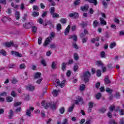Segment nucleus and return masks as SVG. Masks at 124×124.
I'll return each instance as SVG.
<instances>
[{"mask_svg": "<svg viewBox=\"0 0 124 124\" xmlns=\"http://www.w3.org/2000/svg\"><path fill=\"white\" fill-rule=\"evenodd\" d=\"M90 77H91V73L89 71H86L83 74L82 79L84 80L85 83H87V82H89V78Z\"/></svg>", "mask_w": 124, "mask_h": 124, "instance_id": "nucleus-1", "label": "nucleus"}, {"mask_svg": "<svg viewBox=\"0 0 124 124\" xmlns=\"http://www.w3.org/2000/svg\"><path fill=\"white\" fill-rule=\"evenodd\" d=\"M3 46L7 47L8 48H9V47H10L11 46H15L16 48H17L18 47V45H14V44L12 41H11L10 42H6V43L3 44Z\"/></svg>", "mask_w": 124, "mask_h": 124, "instance_id": "nucleus-2", "label": "nucleus"}, {"mask_svg": "<svg viewBox=\"0 0 124 124\" xmlns=\"http://www.w3.org/2000/svg\"><path fill=\"white\" fill-rule=\"evenodd\" d=\"M51 41H52V38L51 37H48L47 38L44 44V47H47V45L51 43Z\"/></svg>", "mask_w": 124, "mask_h": 124, "instance_id": "nucleus-3", "label": "nucleus"}, {"mask_svg": "<svg viewBox=\"0 0 124 124\" xmlns=\"http://www.w3.org/2000/svg\"><path fill=\"white\" fill-rule=\"evenodd\" d=\"M56 85L58 87H61V88H63L64 86L65 85V81L63 80L62 82L60 83V80L57 79L56 80Z\"/></svg>", "mask_w": 124, "mask_h": 124, "instance_id": "nucleus-4", "label": "nucleus"}, {"mask_svg": "<svg viewBox=\"0 0 124 124\" xmlns=\"http://www.w3.org/2000/svg\"><path fill=\"white\" fill-rule=\"evenodd\" d=\"M114 109H115V106L112 105L109 107V111L108 113V118H112V112L111 111H113Z\"/></svg>", "mask_w": 124, "mask_h": 124, "instance_id": "nucleus-5", "label": "nucleus"}, {"mask_svg": "<svg viewBox=\"0 0 124 124\" xmlns=\"http://www.w3.org/2000/svg\"><path fill=\"white\" fill-rule=\"evenodd\" d=\"M33 110H34V108L33 107H31L29 109H27L26 112L27 116H28V117H31V112H32Z\"/></svg>", "mask_w": 124, "mask_h": 124, "instance_id": "nucleus-6", "label": "nucleus"}, {"mask_svg": "<svg viewBox=\"0 0 124 124\" xmlns=\"http://www.w3.org/2000/svg\"><path fill=\"white\" fill-rule=\"evenodd\" d=\"M69 16L70 17H74L75 19H77L79 17V15L77 13H70L69 14Z\"/></svg>", "mask_w": 124, "mask_h": 124, "instance_id": "nucleus-7", "label": "nucleus"}, {"mask_svg": "<svg viewBox=\"0 0 124 124\" xmlns=\"http://www.w3.org/2000/svg\"><path fill=\"white\" fill-rule=\"evenodd\" d=\"M79 102H83V98L80 96H78L77 98L75 103V104L78 105L79 104Z\"/></svg>", "mask_w": 124, "mask_h": 124, "instance_id": "nucleus-8", "label": "nucleus"}, {"mask_svg": "<svg viewBox=\"0 0 124 124\" xmlns=\"http://www.w3.org/2000/svg\"><path fill=\"white\" fill-rule=\"evenodd\" d=\"M41 104L42 106L45 107V109H47V108L49 107V105H50V103L46 104L45 101H43Z\"/></svg>", "mask_w": 124, "mask_h": 124, "instance_id": "nucleus-9", "label": "nucleus"}, {"mask_svg": "<svg viewBox=\"0 0 124 124\" xmlns=\"http://www.w3.org/2000/svg\"><path fill=\"white\" fill-rule=\"evenodd\" d=\"M26 89L28 91H33L34 90V87L32 85H28L26 87Z\"/></svg>", "mask_w": 124, "mask_h": 124, "instance_id": "nucleus-10", "label": "nucleus"}, {"mask_svg": "<svg viewBox=\"0 0 124 124\" xmlns=\"http://www.w3.org/2000/svg\"><path fill=\"white\" fill-rule=\"evenodd\" d=\"M26 89L28 91H33L34 90V87L32 85H28L26 87Z\"/></svg>", "mask_w": 124, "mask_h": 124, "instance_id": "nucleus-11", "label": "nucleus"}, {"mask_svg": "<svg viewBox=\"0 0 124 124\" xmlns=\"http://www.w3.org/2000/svg\"><path fill=\"white\" fill-rule=\"evenodd\" d=\"M60 93V90H54L52 92V94L54 96H57Z\"/></svg>", "mask_w": 124, "mask_h": 124, "instance_id": "nucleus-12", "label": "nucleus"}, {"mask_svg": "<svg viewBox=\"0 0 124 124\" xmlns=\"http://www.w3.org/2000/svg\"><path fill=\"white\" fill-rule=\"evenodd\" d=\"M73 39V41L76 42L77 41V35H74L73 36H69V39Z\"/></svg>", "mask_w": 124, "mask_h": 124, "instance_id": "nucleus-13", "label": "nucleus"}, {"mask_svg": "<svg viewBox=\"0 0 124 124\" xmlns=\"http://www.w3.org/2000/svg\"><path fill=\"white\" fill-rule=\"evenodd\" d=\"M12 54L15 55V56H16V57H22V54L19 53L17 52L16 51H12Z\"/></svg>", "mask_w": 124, "mask_h": 124, "instance_id": "nucleus-14", "label": "nucleus"}, {"mask_svg": "<svg viewBox=\"0 0 124 124\" xmlns=\"http://www.w3.org/2000/svg\"><path fill=\"white\" fill-rule=\"evenodd\" d=\"M116 42H111L110 45H109V48L110 49H113V48H115L116 47Z\"/></svg>", "mask_w": 124, "mask_h": 124, "instance_id": "nucleus-15", "label": "nucleus"}, {"mask_svg": "<svg viewBox=\"0 0 124 124\" xmlns=\"http://www.w3.org/2000/svg\"><path fill=\"white\" fill-rule=\"evenodd\" d=\"M62 71H65L66 70V63L63 62L62 64Z\"/></svg>", "mask_w": 124, "mask_h": 124, "instance_id": "nucleus-16", "label": "nucleus"}, {"mask_svg": "<svg viewBox=\"0 0 124 124\" xmlns=\"http://www.w3.org/2000/svg\"><path fill=\"white\" fill-rule=\"evenodd\" d=\"M16 20H19L20 19V12L16 11L15 15Z\"/></svg>", "mask_w": 124, "mask_h": 124, "instance_id": "nucleus-17", "label": "nucleus"}, {"mask_svg": "<svg viewBox=\"0 0 124 124\" xmlns=\"http://www.w3.org/2000/svg\"><path fill=\"white\" fill-rule=\"evenodd\" d=\"M41 76V73L39 72L36 73L34 75V79H37L38 78H40Z\"/></svg>", "mask_w": 124, "mask_h": 124, "instance_id": "nucleus-18", "label": "nucleus"}, {"mask_svg": "<svg viewBox=\"0 0 124 124\" xmlns=\"http://www.w3.org/2000/svg\"><path fill=\"white\" fill-rule=\"evenodd\" d=\"M88 9H89V5H86L84 6H82L81 7V10L82 11H86V10H88Z\"/></svg>", "mask_w": 124, "mask_h": 124, "instance_id": "nucleus-19", "label": "nucleus"}, {"mask_svg": "<svg viewBox=\"0 0 124 124\" xmlns=\"http://www.w3.org/2000/svg\"><path fill=\"white\" fill-rule=\"evenodd\" d=\"M69 30H70V25H68L65 30L64 34L65 35H67L68 34Z\"/></svg>", "mask_w": 124, "mask_h": 124, "instance_id": "nucleus-20", "label": "nucleus"}, {"mask_svg": "<svg viewBox=\"0 0 124 124\" xmlns=\"http://www.w3.org/2000/svg\"><path fill=\"white\" fill-rule=\"evenodd\" d=\"M2 21L3 22H6V21H11V18L9 17L4 16L2 18Z\"/></svg>", "mask_w": 124, "mask_h": 124, "instance_id": "nucleus-21", "label": "nucleus"}, {"mask_svg": "<svg viewBox=\"0 0 124 124\" xmlns=\"http://www.w3.org/2000/svg\"><path fill=\"white\" fill-rule=\"evenodd\" d=\"M88 106L89 108H93V106H95V104L93 102H90L88 103Z\"/></svg>", "mask_w": 124, "mask_h": 124, "instance_id": "nucleus-22", "label": "nucleus"}, {"mask_svg": "<svg viewBox=\"0 0 124 124\" xmlns=\"http://www.w3.org/2000/svg\"><path fill=\"white\" fill-rule=\"evenodd\" d=\"M104 81L106 84H110V80L109 79V77H108V76L106 77Z\"/></svg>", "mask_w": 124, "mask_h": 124, "instance_id": "nucleus-23", "label": "nucleus"}, {"mask_svg": "<svg viewBox=\"0 0 124 124\" xmlns=\"http://www.w3.org/2000/svg\"><path fill=\"white\" fill-rule=\"evenodd\" d=\"M22 98H23V99H25L26 100H29V99H30V95L24 94Z\"/></svg>", "mask_w": 124, "mask_h": 124, "instance_id": "nucleus-24", "label": "nucleus"}, {"mask_svg": "<svg viewBox=\"0 0 124 124\" xmlns=\"http://www.w3.org/2000/svg\"><path fill=\"white\" fill-rule=\"evenodd\" d=\"M88 30L87 29H84V33H81L80 35L81 37H84V36H85V34H88Z\"/></svg>", "mask_w": 124, "mask_h": 124, "instance_id": "nucleus-25", "label": "nucleus"}, {"mask_svg": "<svg viewBox=\"0 0 124 124\" xmlns=\"http://www.w3.org/2000/svg\"><path fill=\"white\" fill-rule=\"evenodd\" d=\"M57 62H53L52 64L51 67L52 69H56L57 68Z\"/></svg>", "mask_w": 124, "mask_h": 124, "instance_id": "nucleus-26", "label": "nucleus"}, {"mask_svg": "<svg viewBox=\"0 0 124 124\" xmlns=\"http://www.w3.org/2000/svg\"><path fill=\"white\" fill-rule=\"evenodd\" d=\"M89 1L90 3H94V5L97 4V1L96 0H86Z\"/></svg>", "mask_w": 124, "mask_h": 124, "instance_id": "nucleus-27", "label": "nucleus"}, {"mask_svg": "<svg viewBox=\"0 0 124 124\" xmlns=\"http://www.w3.org/2000/svg\"><path fill=\"white\" fill-rule=\"evenodd\" d=\"M96 74L98 77H100V76H101V71L99 69L97 70Z\"/></svg>", "mask_w": 124, "mask_h": 124, "instance_id": "nucleus-28", "label": "nucleus"}, {"mask_svg": "<svg viewBox=\"0 0 124 124\" xmlns=\"http://www.w3.org/2000/svg\"><path fill=\"white\" fill-rule=\"evenodd\" d=\"M74 59L75 61H78V60H79V55H78V53H75L74 54Z\"/></svg>", "mask_w": 124, "mask_h": 124, "instance_id": "nucleus-29", "label": "nucleus"}, {"mask_svg": "<svg viewBox=\"0 0 124 124\" xmlns=\"http://www.w3.org/2000/svg\"><path fill=\"white\" fill-rule=\"evenodd\" d=\"M78 69H79V66H78V65H75L74 66L73 70L75 72L78 71Z\"/></svg>", "mask_w": 124, "mask_h": 124, "instance_id": "nucleus-30", "label": "nucleus"}, {"mask_svg": "<svg viewBox=\"0 0 124 124\" xmlns=\"http://www.w3.org/2000/svg\"><path fill=\"white\" fill-rule=\"evenodd\" d=\"M100 21L101 25H106V21H104V19L103 18H100Z\"/></svg>", "mask_w": 124, "mask_h": 124, "instance_id": "nucleus-31", "label": "nucleus"}, {"mask_svg": "<svg viewBox=\"0 0 124 124\" xmlns=\"http://www.w3.org/2000/svg\"><path fill=\"white\" fill-rule=\"evenodd\" d=\"M85 89H86V86H85V85L81 84L80 86V87H79L80 91H84V90H85Z\"/></svg>", "mask_w": 124, "mask_h": 124, "instance_id": "nucleus-32", "label": "nucleus"}, {"mask_svg": "<svg viewBox=\"0 0 124 124\" xmlns=\"http://www.w3.org/2000/svg\"><path fill=\"white\" fill-rule=\"evenodd\" d=\"M53 18H59L60 17V15L59 14L54 13L52 15Z\"/></svg>", "mask_w": 124, "mask_h": 124, "instance_id": "nucleus-33", "label": "nucleus"}, {"mask_svg": "<svg viewBox=\"0 0 124 124\" xmlns=\"http://www.w3.org/2000/svg\"><path fill=\"white\" fill-rule=\"evenodd\" d=\"M49 12L52 15L54 14L55 13V7H52L50 8Z\"/></svg>", "mask_w": 124, "mask_h": 124, "instance_id": "nucleus-34", "label": "nucleus"}, {"mask_svg": "<svg viewBox=\"0 0 124 124\" xmlns=\"http://www.w3.org/2000/svg\"><path fill=\"white\" fill-rule=\"evenodd\" d=\"M95 64H96V65H98V66H100V65H102L103 63L101 61H96L95 62Z\"/></svg>", "mask_w": 124, "mask_h": 124, "instance_id": "nucleus-35", "label": "nucleus"}, {"mask_svg": "<svg viewBox=\"0 0 124 124\" xmlns=\"http://www.w3.org/2000/svg\"><path fill=\"white\" fill-rule=\"evenodd\" d=\"M24 27L25 29H30L31 28V24L30 23H26Z\"/></svg>", "mask_w": 124, "mask_h": 124, "instance_id": "nucleus-36", "label": "nucleus"}, {"mask_svg": "<svg viewBox=\"0 0 124 124\" xmlns=\"http://www.w3.org/2000/svg\"><path fill=\"white\" fill-rule=\"evenodd\" d=\"M74 108V105H72L68 109V112H72L73 111V108Z\"/></svg>", "mask_w": 124, "mask_h": 124, "instance_id": "nucleus-37", "label": "nucleus"}, {"mask_svg": "<svg viewBox=\"0 0 124 124\" xmlns=\"http://www.w3.org/2000/svg\"><path fill=\"white\" fill-rule=\"evenodd\" d=\"M62 29V25L61 24H58L57 26V30L58 31H60Z\"/></svg>", "mask_w": 124, "mask_h": 124, "instance_id": "nucleus-38", "label": "nucleus"}, {"mask_svg": "<svg viewBox=\"0 0 124 124\" xmlns=\"http://www.w3.org/2000/svg\"><path fill=\"white\" fill-rule=\"evenodd\" d=\"M97 25H98V22H97V20H95L93 22V28H96L97 27Z\"/></svg>", "mask_w": 124, "mask_h": 124, "instance_id": "nucleus-39", "label": "nucleus"}, {"mask_svg": "<svg viewBox=\"0 0 124 124\" xmlns=\"http://www.w3.org/2000/svg\"><path fill=\"white\" fill-rule=\"evenodd\" d=\"M7 95V93L6 92H2L0 93V96H3V97Z\"/></svg>", "mask_w": 124, "mask_h": 124, "instance_id": "nucleus-40", "label": "nucleus"}, {"mask_svg": "<svg viewBox=\"0 0 124 124\" xmlns=\"http://www.w3.org/2000/svg\"><path fill=\"white\" fill-rule=\"evenodd\" d=\"M50 106L52 108V109H56V108H57V106L55 104H53L51 105L49 104V107H50Z\"/></svg>", "mask_w": 124, "mask_h": 124, "instance_id": "nucleus-41", "label": "nucleus"}, {"mask_svg": "<svg viewBox=\"0 0 124 124\" xmlns=\"http://www.w3.org/2000/svg\"><path fill=\"white\" fill-rule=\"evenodd\" d=\"M21 104H22V103L21 102H16L15 103L14 106L17 107V106H20Z\"/></svg>", "mask_w": 124, "mask_h": 124, "instance_id": "nucleus-42", "label": "nucleus"}, {"mask_svg": "<svg viewBox=\"0 0 124 124\" xmlns=\"http://www.w3.org/2000/svg\"><path fill=\"white\" fill-rule=\"evenodd\" d=\"M13 100V98L12 97H7V102H11Z\"/></svg>", "mask_w": 124, "mask_h": 124, "instance_id": "nucleus-43", "label": "nucleus"}, {"mask_svg": "<svg viewBox=\"0 0 124 124\" xmlns=\"http://www.w3.org/2000/svg\"><path fill=\"white\" fill-rule=\"evenodd\" d=\"M80 2H81V0H76L74 2V4H75V5H79V4H80Z\"/></svg>", "mask_w": 124, "mask_h": 124, "instance_id": "nucleus-44", "label": "nucleus"}, {"mask_svg": "<svg viewBox=\"0 0 124 124\" xmlns=\"http://www.w3.org/2000/svg\"><path fill=\"white\" fill-rule=\"evenodd\" d=\"M36 31H37V28L35 27V26H33L32 28V31L33 33H35L36 32Z\"/></svg>", "mask_w": 124, "mask_h": 124, "instance_id": "nucleus-45", "label": "nucleus"}, {"mask_svg": "<svg viewBox=\"0 0 124 124\" xmlns=\"http://www.w3.org/2000/svg\"><path fill=\"white\" fill-rule=\"evenodd\" d=\"M20 69H24L26 68V65L24 63L21 64L19 66Z\"/></svg>", "mask_w": 124, "mask_h": 124, "instance_id": "nucleus-46", "label": "nucleus"}, {"mask_svg": "<svg viewBox=\"0 0 124 124\" xmlns=\"http://www.w3.org/2000/svg\"><path fill=\"white\" fill-rule=\"evenodd\" d=\"M41 43H42V38H41V37H40L38 38V44H39V45H40Z\"/></svg>", "mask_w": 124, "mask_h": 124, "instance_id": "nucleus-47", "label": "nucleus"}, {"mask_svg": "<svg viewBox=\"0 0 124 124\" xmlns=\"http://www.w3.org/2000/svg\"><path fill=\"white\" fill-rule=\"evenodd\" d=\"M41 63L44 65V66H46L47 64L46 63V62H45V60H42L41 61Z\"/></svg>", "mask_w": 124, "mask_h": 124, "instance_id": "nucleus-48", "label": "nucleus"}, {"mask_svg": "<svg viewBox=\"0 0 124 124\" xmlns=\"http://www.w3.org/2000/svg\"><path fill=\"white\" fill-rule=\"evenodd\" d=\"M11 6H12V7H14V8H15L16 9H18V7H19V6L17 5H14L13 2L11 3Z\"/></svg>", "mask_w": 124, "mask_h": 124, "instance_id": "nucleus-49", "label": "nucleus"}, {"mask_svg": "<svg viewBox=\"0 0 124 124\" xmlns=\"http://www.w3.org/2000/svg\"><path fill=\"white\" fill-rule=\"evenodd\" d=\"M70 75H71V71L70 70L67 71V73H66L67 77H70Z\"/></svg>", "mask_w": 124, "mask_h": 124, "instance_id": "nucleus-50", "label": "nucleus"}, {"mask_svg": "<svg viewBox=\"0 0 124 124\" xmlns=\"http://www.w3.org/2000/svg\"><path fill=\"white\" fill-rule=\"evenodd\" d=\"M64 108H60V112L61 114H63V113H64Z\"/></svg>", "mask_w": 124, "mask_h": 124, "instance_id": "nucleus-51", "label": "nucleus"}, {"mask_svg": "<svg viewBox=\"0 0 124 124\" xmlns=\"http://www.w3.org/2000/svg\"><path fill=\"white\" fill-rule=\"evenodd\" d=\"M101 97V94L100 93H98L96 95V99H99Z\"/></svg>", "mask_w": 124, "mask_h": 124, "instance_id": "nucleus-52", "label": "nucleus"}, {"mask_svg": "<svg viewBox=\"0 0 124 124\" xmlns=\"http://www.w3.org/2000/svg\"><path fill=\"white\" fill-rule=\"evenodd\" d=\"M103 5H104V7L106 8L107 7V5H108V3L107 2H105V0H103Z\"/></svg>", "mask_w": 124, "mask_h": 124, "instance_id": "nucleus-53", "label": "nucleus"}, {"mask_svg": "<svg viewBox=\"0 0 124 124\" xmlns=\"http://www.w3.org/2000/svg\"><path fill=\"white\" fill-rule=\"evenodd\" d=\"M32 15L34 17H37V16L39 15V13L37 12H33Z\"/></svg>", "mask_w": 124, "mask_h": 124, "instance_id": "nucleus-54", "label": "nucleus"}, {"mask_svg": "<svg viewBox=\"0 0 124 124\" xmlns=\"http://www.w3.org/2000/svg\"><path fill=\"white\" fill-rule=\"evenodd\" d=\"M101 58H106V57L105 56V52L104 51H102L101 52Z\"/></svg>", "mask_w": 124, "mask_h": 124, "instance_id": "nucleus-55", "label": "nucleus"}, {"mask_svg": "<svg viewBox=\"0 0 124 124\" xmlns=\"http://www.w3.org/2000/svg\"><path fill=\"white\" fill-rule=\"evenodd\" d=\"M17 82H18V80L15 78H14L12 80V83H13V84H16V83H17Z\"/></svg>", "mask_w": 124, "mask_h": 124, "instance_id": "nucleus-56", "label": "nucleus"}, {"mask_svg": "<svg viewBox=\"0 0 124 124\" xmlns=\"http://www.w3.org/2000/svg\"><path fill=\"white\" fill-rule=\"evenodd\" d=\"M52 54V51H51L50 50H49L48 51H47L46 53V56L47 57H49V56Z\"/></svg>", "mask_w": 124, "mask_h": 124, "instance_id": "nucleus-57", "label": "nucleus"}, {"mask_svg": "<svg viewBox=\"0 0 124 124\" xmlns=\"http://www.w3.org/2000/svg\"><path fill=\"white\" fill-rule=\"evenodd\" d=\"M56 47V46L55 44H51L49 46V48H51V49H54Z\"/></svg>", "mask_w": 124, "mask_h": 124, "instance_id": "nucleus-58", "label": "nucleus"}, {"mask_svg": "<svg viewBox=\"0 0 124 124\" xmlns=\"http://www.w3.org/2000/svg\"><path fill=\"white\" fill-rule=\"evenodd\" d=\"M118 123L116 122L115 120H112L109 123V124H117Z\"/></svg>", "mask_w": 124, "mask_h": 124, "instance_id": "nucleus-59", "label": "nucleus"}, {"mask_svg": "<svg viewBox=\"0 0 124 124\" xmlns=\"http://www.w3.org/2000/svg\"><path fill=\"white\" fill-rule=\"evenodd\" d=\"M33 10H35L36 11H38V7H37V6L36 5H34L33 7Z\"/></svg>", "mask_w": 124, "mask_h": 124, "instance_id": "nucleus-60", "label": "nucleus"}, {"mask_svg": "<svg viewBox=\"0 0 124 124\" xmlns=\"http://www.w3.org/2000/svg\"><path fill=\"white\" fill-rule=\"evenodd\" d=\"M73 46L74 47V48H75V49H78V46H77V45H76V43H73Z\"/></svg>", "mask_w": 124, "mask_h": 124, "instance_id": "nucleus-61", "label": "nucleus"}, {"mask_svg": "<svg viewBox=\"0 0 124 124\" xmlns=\"http://www.w3.org/2000/svg\"><path fill=\"white\" fill-rule=\"evenodd\" d=\"M106 92L108 93H111L112 92V90L110 89L109 88H107Z\"/></svg>", "mask_w": 124, "mask_h": 124, "instance_id": "nucleus-62", "label": "nucleus"}, {"mask_svg": "<svg viewBox=\"0 0 124 124\" xmlns=\"http://www.w3.org/2000/svg\"><path fill=\"white\" fill-rule=\"evenodd\" d=\"M119 34L121 36L124 35V30H122L120 31Z\"/></svg>", "mask_w": 124, "mask_h": 124, "instance_id": "nucleus-63", "label": "nucleus"}, {"mask_svg": "<svg viewBox=\"0 0 124 124\" xmlns=\"http://www.w3.org/2000/svg\"><path fill=\"white\" fill-rule=\"evenodd\" d=\"M62 124H67V119H64L62 123Z\"/></svg>", "mask_w": 124, "mask_h": 124, "instance_id": "nucleus-64", "label": "nucleus"}]
</instances>
